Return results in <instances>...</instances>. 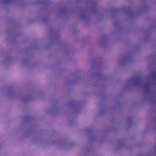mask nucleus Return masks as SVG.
<instances>
[{
    "instance_id": "f257e3e1",
    "label": "nucleus",
    "mask_w": 156,
    "mask_h": 156,
    "mask_svg": "<svg viewBox=\"0 0 156 156\" xmlns=\"http://www.w3.org/2000/svg\"><path fill=\"white\" fill-rule=\"evenodd\" d=\"M131 81L135 84L139 85L141 83V78L139 76H135L131 78Z\"/></svg>"
},
{
    "instance_id": "f03ea898",
    "label": "nucleus",
    "mask_w": 156,
    "mask_h": 156,
    "mask_svg": "<svg viewBox=\"0 0 156 156\" xmlns=\"http://www.w3.org/2000/svg\"><path fill=\"white\" fill-rule=\"evenodd\" d=\"M29 99V98L27 97H24L23 98V100L24 101H28Z\"/></svg>"
},
{
    "instance_id": "7ed1b4c3",
    "label": "nucleus",
    "mask_w": 156,
    "mask_h": 156,
    "mask_svg": "<svg viewBox=\"0 0 156 156\" xmlns=\"http://www.w3.org/2000/svg\"><path fill=\"white\" fill-rule=\"evenodd\" d=\"M152 76L154 78L156 79V72L152 74Z\"/></svg>"
},
{
    "instance_id": "20e7f679",
    "label": "nucleus",
    "mask_w": 156,
    "mask_h": 156,
    "mask_svg": "<svg viewBox=\"0 0 156 156\" xmlns=\"http://www.w3.org/2000/svg\"><path fill=\"white\" fill-rule=\"evenodd\" d=\"M124 60H125V61H127L129 60V58L128 57H125L124 58Z\"/></svg>"
}]
</instances>
